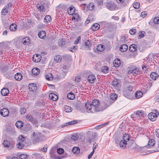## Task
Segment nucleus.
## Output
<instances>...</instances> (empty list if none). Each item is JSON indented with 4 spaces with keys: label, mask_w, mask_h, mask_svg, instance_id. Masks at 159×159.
<instances>
[{
    "label": "nucleus",
    "mask_w": 159,
    "mask_h": 159,
    "mask_svg": "<svg viewBox=\"0 0 159 159\" xmlns=\"http://www.w3.org/2000/svg\"><path fill=\"white\" fill-rule=\"evenodd\" d=\"M129 50L131 52H135L137 50V46L135 44H132L129 46Z\"/></svg>",
    "instance_id": "nucleus-20"
},
{
    "label": "nucleus",
    "mask_w": 159,
    "mask_h": 159,
    "mask_svg": "<svg viewBox=\"0 0 159 159\" xmlns=\"http://www.w3.org/2000/svg\"><path fill=\"white\" fill-rule=\"evenodd\" d=\"M142 69L143 70V71L144 72H145L147 71L149 69L148 67L147 66L145 65H143L142 66Z\"/></svg>",
    "instance_id": "nucleus-56"
},
{
    "label": "nucleus",
    "mask_w": 159,
    "mask_h": 159,
    "mask_svg": "<svg viewBox=\"0 0 159 159\" xmlns=\"http://www.w3.org/2000/svg\"><path fill=\"white\" fill-rule=\"evenodd\" d=\"M130 138V136L129 134H125L123 135L122 140H121L120 141H119L117 140L116 139L115 143L118 145L119 143L120 147L125 148L126 145H127V142L129 140Z\"/></svg>",
    "instance_id": "nucleus-2"
},
{
    "label": "nucleus",
    "mask_w": 159,
    "mask_h": 159,
    "mask_svg": "<svg viewBox=\"0 0 159 159\" xmlns=\"http://www.w3.org/2000/svg\"><path fill=\"white\" fill-rule=\"evenodd\" d=\"M59 45L61 47H64L66 45L65 40L64 39H62L58 43Z\"/></svg>",
    "instance_id": "nucleus-37"
},
{
    "label": "nucleus",
    "mask_w": 159,
    "mask_h": 159,
    "mask_svg": "<svg viewBox=\"0 0 159 159\" xmlns=\"http://www.w3.org/2000/svg\"><path fill=\"white\" fill-rule=\"evenodd\" d=\"M91 45L92 44L89 40H87L85 43V46L89 48Z\"/></svg>",
    "instance_id": "nucleus-45"
},
{
    "label": "nucleus",
    "mask_w": 159,
    "mask_h": 159,
    "mask_svg": "<svg viewBox=\"0 0 159 159\" xmlns=\"http://www.w3.org/2000/svg\"><path fill=\"white\" fill-rule=\"evenodd\" d=\"M77 123V121L76 120H73L71 121L66 123L65 124H63L61 125V127H64L69 125H72L76 124Z\"/></svg>",
    "instance_id": "nucleus-15"
},
{
    "label": "nucleus",
    "mask_w": 159,
    "mask_h": 159,
    "mask_svg": "<svg viewBox=\"0 0 159 159\" xmlns=\"http://www.w3.org/2000/svg\"><path fill=\"white\" fill-rule=\"evenodd\" d=\"M9 112L7 109L4 108L2 109L0 111V114L2 116L6 117L9 115Z\"/></svg>",
    "instance_id": "nucleus-8"
},
{
    "label": "nucleus",
    "mask_w": 159,
    "mask_h": 159,
    "mask_svg": "<svg viewBox=\"0 0 159 159\" xmlns=\"http://www.w3.org/2000/svg\"><path fill=\"white\" fill-rule=\"evenodd\" d=\"M117 97V95L115 94H112L110 96V99L109 100L110 104H111L113 102V101L116 100Z\"/></svg>",
    "instance_id": "nucleus-18"
},
{
    "label": "nucleus",
    "mask_w": 159,
    "mask_h": 159,
    "mask_svg": "<svg viewBox=\"0 0 159 159\" xmlns=\"http://www.w3.org/2000/svg\"><path fill=\"white\" fill-rule=\"evenodd\" d=\"M75 80L77 83L80 82L81 80V77L79 76H77L75 77Z\"/></svg>",
    "instance_id": "nucleus-60"
},
{
    "label": "nucleus",
    "mask_w": 159,
    "mask_h": 159,
    "mask_svg": "<svg viewBox=\"0 0 159 159\" xmlns=\"http://www.w3.org/2000/svg\"><path fill=\"white\" fill-rule=\"evenodd\" d=\"M72 19H74V20H76V21L77 22L80 20V18L78 14H75L72 17Z\"/></svg>",
    "instance_id": "nucleus-43"
},
{
    "label": "nucleus",
    "mask_w": 159,
    "mask_h": 159,
    "mask_svg": "<svg viewBox=\"0 0 159 159\" xmlns=\"http://www.w3.org/2000/svg\"><path fill=\"white\" fill-rule=\"evenodd\" d=\"M145 32L144 31H140L139 32L138 38L139 39L143 38L144 36V34Z\"/></svg>",
    "instance_id": "nucleus-38"
},
{
    "label": "nucleus",
    "mask_w": 159,
    "mask_h": 159,
    "mask_svg": "<svg viewBox=\"0 0 159 159\" xmlns=\"http://www.w3.org/2000/svg\"><path fill=\"white\" fill-rule=\"evenodd\" d=\"M154 141H153V140H149L148 144L150 147H152L154 145Z\"/></svg>",
    "instance_id": "nucleus-51"
},
{
    "label": "nucleus",
    "mask_w": 159,
    "mask_h": 159,
    "mask_svg": "<svg viewBox=\"0 0 159 159\" xmlns=\"http://www.w3.org/2000/svg\"><path fill=\"white\" fill-rule=\"evenodd\" d=\"M50 157L52 159H59L58 157L53 152L50 153Z\"/></svg>",
    "instance_id": "nucleus-47"
},
{
    "label": "nucleus",
    "mask_w": 159,
    "mask_h": 159,
    "mask_svg": "<svg viewBox=\"0 0 159 159\" xmlns=\"http://www.w3.org/2000/svg\"><path fill=\"white\" fill-rule=\"evenodd\" d=\"M135 95L136 98L138 99L142 97L143 95V93L142 92L140 91H138L135 93Z\"/></svg>",
    "instance_id": "nucleus-28"
},
{
    "label": "nucleus",
    "mask_w": 159,
    "mask_h": 159,
    "mask_svg": "<svg viewBox=\"0 0 159 159\" xmlns=\"http://www.w3.org/2000/svg\"><path fill=\"white\" fill-rule=\"evenodd\" d=\"M155 133L157 137L159 138V129H156L155 131Z\"/></svg>",
    "instance_id": "nucleus-61"
},
{
    "label": "nucleus",
    "mask_w": 159,
    "mask_h": 159,
    "mask_svg": "<svg viewBox=\"0 0 159 159\" xmlns=\"http://www.w3.org/2000/svg\"><path fill=\"white\" fill-rule=\"evenodd\" d=\"M128 48L127 45L126 44H123L121 45L120 48V50L121 52L126 51Z\"/></svg>",
    "instance_id": "nucleus-22"
},
{
    "label": "nucleus",
    "mask_w": 159,
    "mask_h": 159,
    "mask_svg": "<svg viewBox=\"0 0 159 159\" xmlns=\"http://www.w3.org/2000/svg\"><path fill=\"white\" fill-rule=\"evenodd\" d=\"M8 13V10L6 8L3 9L2 11V14L3 15H6Z\"/></svg>",
    "instance_id": "nucleus-55"
},
{
    "label": "nucleus",
    "mask_w": 159,
    "mask_h": 159,
    "mask_svg": "<svg viewBox=\"0 0 159 159\" xmlns=\"http://www.w3.org/2000/svg\"><path fill=\"white\" fill-rule=\"evenodd\" d=\"M14 77L16 80L18 81H20L22 79V76L21 74L19 73H17L15 75Z\"/></svg>",
    "instance_id": "nucleus-25"
},
{
    "label": "nucleus",
    "mask_w": 159,
    "mask_h": 159,
    "mask_svg": "<svg viewBox=\"0 0 159 159\" xmlns=\"http://www.w3.org/2000/svg\"><path fill=\"white\" fill-rule=\"evenodd\" d=\"M113 64L116 67H118L120 64V59H115L113 61Z\"/></svg>",
    "instance_id": "nucleus-34"
},
{
    "label": "nucleus",
    "mask_w": 159,
    "mask_h": 159,
    "mask_svg": "<svg viewBox=\"0 0 159 159\" xmlns=\"http://www.w3.org/2000/svg\"><path fill=\"white\" fill-rule=\"evenodd\" d=\"M49 98L54 101H56L58 99V96L57 95L54 93H50L49 94Z\"/></svg>",
    "instance_id": "nucleus-19"
},
{
    "label": "nucleus",
    "mask_w": 159,
    "mask_h": 159,
    "mask_svg": "<svg viewBox=\"0 0 159 159\" xmlns=\"http://www.w3.org/2000/svg\"><path fill=\"white\" fill-rule=\"evenodd\" d=\"M99 101L95 99L91 103L89 102H86L85 107L88 113H93L98 112L104 110L105 108L99 106Z\"/></svg>",
    "instance_id": "nucleus-1"
},
{
    "label": "nucleus",
    "mask_w": 159,
    "mask_h": 159,
    "mask_svg": "<svg viewBox=\"0 0 159 159\" xmlns=\"http://www.w3.org/2000/svg\"><path fill=\"white\" fill-rule=\"evenodd\" d=\"M158 75L157 73L154 72H152L150 75L151 79L154 80H155L157 78H158Z\"/></svg>",
    "instance_id": "nucleus-21"
},
{
    "label": "nucleus",
    "mask_w": 159,
    "mask_h": 159,
    "mask_svg": "<svg viewBox=\"0 0 159 159\" xmlns=\"http://www.w3.org/2000/svg\"><path fill=\"white\" fill-rule=\"evenodd\" d=\"M133 7L135 9H138L140 7V4L139 2H136L134 3Z\"/></svg>",
    "instance_id": "nucleus-46"
},
{
    "label": "nucleus",
    "mask_w": 159,
    "mask_h": 159,
    "mask_svg": "<svg viewBox=\"0 0 159 159\" xmlns=\"http://www.w3.org/2000/svg\"><path fill=\"white\" fill-rule=\"evenodd\" d=\"M67 97L69 99L73 100L75 98V95L73 93H70L67 94Z\"/></svg>",
    "instance_id": "nucleus-35"
},
{
    "label": "nucleus",
    "mask_w": 159,
    "mask_h": 159,
    "mask_svg": "<svg viewBox=\"0 0 159 159\" xmlns=\"http://www.w3.org/2000/svg\"><path fill=\"white\" fill-rule=\"evenodd\" d=\"M143 111L139 110L134 112L132 115L134 116L136 118L139 119L143 116Z\"/></svg>",
    "instance_id": "nucleus-10"
},
{
    "label": "nucleus",
    "mask_w": 159,
    "mask_h": 159,
    "mask_svg": "<svg viewBox=\"0 0 159 159\" xmlns=\"http://www.w3.org/2000/svg\"><path fill=\"white\" fill-rule=\"evenodd\" d=\"M25 138L23 136L20 135L18 138L17 142L18 143L17 144V148L19 149H22L23 148L25 145Z\"/></svg>",
    "instance_id": "nucleus-4"
},
{
    "label": "nucleus",
    "mask_w": 159,
    "mask_h": 159,
    "mask_svg": "<svg viewBox=\"0 0 159 159\" xmlns=\"http://www.w3.org/2000/svg\"><path fill=\"white\" fill-rule=\"evenodd\" d=\"M139 71V69L137 68H131L128 71V74H132L134 75H137Z\"/></svg>",
    "instance_id": "nucleus-9"
},
{
    "label": "nucleus",
    "mask_w": 159,
    "mask_h": 159,
    "mask_svg": "<svg viewBox=\"0 0 159 159\" xmlns=\"http://www.w3.org/2000/svg\"><path fill=\"white\" fill-rule=\"evenodd\" d=\"M120 81L117 79L114 80L112 82V85L116 89L119 90L120 89L121 85L120 83Z\"/></svg>",
    "instance_id": "nucleus-6"
},
{
    "label": "nucleus",
    "mask_w": 159,
    "mask_h": 159,
    "mask_svg": "<svg viewBox=\"0 0 159 159\" xmlns=\"http://www.w3.org/2000/svg\"><path fill=\"white\" fill-rule=\"evenodd\" d=\"M57 152L58 154H61L64 152V150L63 148H59L57 149Z\"/></svg>",
    "instance_id": "nucleus-52"
},
{
    "label": "nucleus",
    "mask_w": 159,
    "mask_h": 159,
    "mask_svg": "<svg viewBox=\"0 0 159 159\" xmlns=\"http://www.w3.org/2000/svg\"><path fill=\"white\" fill-rule=\"evenodd\" d=\"M108 70V68L106 66H104L102 68V71L104 73H107Z\"/></svg>",
    "instance_id": "nucleus-49"
},
{
    "label": "nucleus",
    "mask_w": 159,
    "mask_h": 159,
    "mask_svg": "<svg viewBox=\"0 0 159 159\" xmlns=\"http://www.w3.org/2000/svg\"><path fill=\"white\" fill-rule=\"evenodd\" d=\"M98 146V145L95 142L94 143L93 145V150H95V149L97 148Z\"/></svg>",
    "instance_id": "nucleus-63"
},
{
    "label": "nucleus",
    "mask_w": 159,
    "mask_h": 159,
    "mask_svg": "<svg viewBox=\"0 0 159 159\" xmlns=\"http://www.w3.org/2000/svg\"><path fill=\"white\" fill-rule=\"evenodd\" d=\"M26 111V110L24 107H21L20 108V112L21 115L24 114Z\"/></svg>",
    "instance_id": "nucleus-54"
},
{
    "label": "nucleus",
    "mask_w": 159,
    "mask_h": 159,
    "mask_svg": "<svg viewBox=\"0 0 159 159\" xmlns=\"http://www.w3.org/2000/svg\"><path fill=\"white\" fill-rule=\"evenodd\" d=\"M32 134L33 142L36 143L42 141L43 138L44 137L43 135L39 133H36L34 132Z\"/></svg>",
    "instance_id": "nucleus-3"
},
{
    "label": "nucleus",
    "mask_w": 159,
    "mask_h": 159,
    "mask_svg": "<svg viewBox=\"0 0 159 159\" xmlns=\"http://www.w3.org/2000/svg\"><path fill=\"white\" fill-rule=\"evenodd\" d=\"M72 151L74 153L77 154L80 152V149L78 147H75L72 148Z\"/></svg>",
    "instance_id": "nucleus-36"
},
{
    "label": "nucleus",
    "mask_w": 159,
    "mask_h": 159,
    "mask_svg": "<svg viewBox=\"0 0 159 159\" xmlns=\"http://www.w3.org/2000/svg\"><path fill=\"white\" fill-rule=\"evenodd\" d=\"M81 39V37L80 36H78L77 38L76 39V40H75V41L74 42V44H78L79 41Z\"/></svg>",
    "instance_id": "nucleus-59"
},
{
    "label": "nucleus",
    "mask_w": 159,
    "mask_h": 159,
    "mask_svg": "<svg viewBox=\"0 0 159 159\" xmlns=\"http://www.w3.org/2000/svg\"><path fill=\"white\" fill-rule=\"evenodd\" d=\"M106 7L109 10L113 11L116 9V6L114 3L108 2L106 5Z\"/></svg>",
    "instance_id": "nucleus-5"
},
{
    "label": "nucleus",
    "mask_w": 159,
    "mask_h": 159,
    "mask_svg": "<svg viewBox=\"0 0 159 159\" xmlns=\"http://www.w3.org/2000/svg\"><path fill=\"white\" fill-rule=\"evenodd\" d=\"M37 8L38 10L40 12H42L43 11L44 9V7L43 5L40 4H38L37 5Z\"/></svg>",
    "instance_id": "nucleus-42"
},
{
    "label": "nucleus",
    "mask_w": 159,
    "mask_h": 159,
    "mask_svg": "<svg viewBox=\"0 0 159 159\" xmlns=\"http://www.w3.org/2000/svg\"><path fill=\"white\" fill-rule=\"evenodd\" d=\"M46 79L48 80H52L53 79V75L50 73H48L45 75Z\"/></svg>",
    "instance_id": "nucleus-33"
},
{
    "label": "nucleus",
    "mask_w": 159,
    "mask_h": 159,
    "mask_svg": "<svg viewBox=\"0 0 159 159\" xmlns=\"http://www.w3.org/2000/svg\"><path fill=\"white\" fill-rule=\"evenodd\" d=\"M23 123L20 120L17 121L16 123V127L18 128H20L23 126Z\"/></svg>",
    "instance_id": "nucleus-30"
},
{
    "label": "nucleus",
    "mask_w": 159,
    "mask_h": 159,
    "mask_svg": "<svg viewBox=\"0 0 159 159\" xmlns=\"http://www.w3.org/2000/svg\"><path fill=\"white\" fill-rule=\"evenodd\" d=\"M2 144L4 147H9L10 145V143L7 140H4L3 141Z\"/></svg>",
    "instance_id": "nucleus-41"
},
{
    "label": "nucleus",
    "mask_w": 159,
    "mask_h": 159,
    "mask_svg": "<svg viewBox=\"0 0 159 159\" xmlns=\"http://www.w3.org/2000/svg\"><path fill=\"white\" fill-rule=\"evenodd\" d=\"M136 30L135 29H132L129 30V33L131 35H134L135 33Z\"/></svg>",
    "instance_id": "nucleus-58"
},
{
    "label": "nucleus",
    "mask_w": 159,
    "mask_h": 159,
    "mask_svg": "<svg viewBox=\"0 0 159 159\" xmlns=\"http://www.w3.org/2000/svg\"><path fill=\"white\" fill-rule=\"evenodd\" d=\"M77 46H71L69 48V50L71 52H73L74 51H73V50H75L77 49Z\"/></svg>",
    "instance_id": "nucleus-57"
},
{
    "label": "nucleus",
    "mask_w": 159,
    "mask_h": 159,
    "mask_svg": "<svg viewBox=\"0 0 159 159\" xmlns=\"http://www.w3.org/2000/svg\"><path fill=\"white\" fill-rule=\"evenodd\" d=\"M51 17L50 16L47 15L45 16L44 19V21L45 22L48 23L51 20Z\"/></svg>",
    "instance_id": "nucleus-40"
},
{
    "label": "nucleus",
    "mask_w": 159,
    "mask_h": 159,
    "mask_svg": "<svg viewBox=\"0 0 159 159\" xmlns=\"http://www.w3.org/2000/svg\"><path fill=\"white\" fill-rule=\"evenodd\" d=\"M40 70L37 68H34L32 69V74L34 75H37L39 74Z\"/></svg>",
    "instance_id": "nucleus-24"
},
{
    "label": "nucleus",
    "mask_w": 159,
    "mask_h": 159,
    "mask_svg": "<svg viewBox=\"0 0 159 159\" xmlns=\"http://www.w3.org/2000/svg\"><path fill=\"white\" fill-rule=\"evenodd\" d=\"M26 119L33 124H35L37 122V120L34 118L31 115H28L26 116Z\"/></svg>",
    "instance_id": "nucleus-12"
},
{
    "label": "nucleus",
    "mask_w": 159,
    "mask_h": 159,
    "mask_svg": "<svg viewBox=\"0 0 159 159\" xmlns=\"http://www.w3.org/2000/svg\"><path fill=\"white\" fill-rule=\"evenodd\" d=\"M124 89L132 92L133 88V86L131 85H128L126 88H124Z\"/></svg>",
    "instance_id": "nucleus-48"
},
{
    "label": "nucleus",
    "mask_w": 159,
    "mask_h": 159,
    "mask_svg": "<svg viewBox=\"0 0 159 159\" xmlns=\"http://www.w3.org/2000/svg\"><path fill=\"white\" fill-rule=\"evenodd\" d=\"M75 11V8L74 7H70L68 9L67 12L70 15H72L74 14Z\"/></svg>",
    "instance_id": "nucleus-31"
},
{
    "label": "nucleus",
    "mask_w": 159,
    "mask_h": 159,
    "mask_svg": "<svg viewBox=\"0 0 159 159\" xmlns=\"http://www.w3.org/2000/svg\"><path fill=\"white\" fill-rule=\"evenodd\" d=\"M153 22L155 24H158L159 23V17H155L153 19Z\"/></svg>",
    "instance_id": "nucleus-53"
},
{
    "label": "nucleus",
    "mask_w": 159,
    "mask_h": 159,
    "mask_svg": "<svg viewBox=\"0 0 159 159\" xmlns=\"http://www.w3.org/2000/svg\"><path fill=\"white\" fill-rule=\"evenodd\" d=\"M105 49V46L103 45L99 44L98 45L97 47V49L99 52H102Z\"/></svg>",
    "instance_id": "nucleus-29"
},
{
    "label": "nucleus",
    "mask_w": 159,
    "mask_h": 159,
    "mask_svg": "<svg viewBox=\"0 0 159 159\" xmlns=\"http://www.w3.org/2000/svg\"><path fill=\"white\" fill-rule=\"evenodd\" d=\"M9 28L11 31H15L16 30L17 25L16 24L14 23L12 24L10 26Z\"/></svg>",
    "instance_id": "nucleus-27"
},
{
    "label": "nucleus",
    "mask_w": 159,
    "mask_h": 159,
    "mask_svg": "<svg viewBox=\"0 0 159 159\" xmlns=\"http://www.w3.org/2000/svg\"><path fill=\"white\" fill-rule=\"evenodd\" d=\"M100 26L98 24L95 23L92 25L91 28L93 31H96L99 29Z\"/></svg>",
    "instance_id": "nucleus-23"
},
{
    "label": "nucleus",
    "mask_w": 159,
    "mask_h": 159,
    "mask_svg": "<svg viewBox=\"0 0 159 159\" xmlns=\"http://www.w3.org/2000/svg\"><path fill=\"white\" fill-rule=\"evenodd\" d=\"M152 113H154V114H156V116H157L159 115V112L158 111H157L156 110H154L153 111V112Z\"/></svg>",
    "instance_id": "nucleus-64"
},
{
    "label": "nucleus",
    "mask_w": 159,
    "mask_h": 159,
    "mask_svg": "<svg viewBox=\"0 0 159 159\" xmlns=\"http://www.w3.org/2000/svg\"><path fill=\"white\" fill-rule=\"evenodd\" d=\"M54 60L57 63H58L59 61H61V57L60 55H56L54 58Z\"/></svg>",
    "instance_id": "nucleus-39"
},
{
    "label": "nucleus",
    "mask_w": 159,
    "mask_h": 159,
    "mask_svg": "<svg viewBox=\"0 0 159 159\" xmlns=\"http://www.w3.org/2000/svg\"><path fill=\"white\" fill-rule=\"evenodd\" d=\"M23 44L24 45H27L30 43L29 38L28 37H26L24 38L22 40Z\"/></svg>",
    "instance_id": "nucleus-26"
},
{
    "label": "nucleus",
    "mask_w": 159,
    "mask_h": 159,
    "mask_svg": "<svg viewBox=\"0 0 159 159\" xmlns=\"http://www.w3.org/2000/svg\"><path fill=\"white\" fill-rule=\"evenodd\" d=\"M38 35L40 38L41 39H44L46 36V33L44 31H40L38 33Z\"/></svg>",
    "instance_id": "nucleus-17"
},
{
    "label": "nucleus",
    "mask_w": 159,
    "mask_h": 159,
    "mask_svg": "<svg viewBox=\"0 0 159 159\" xmlns=\"http://www.w3.org/2000/svg\"><path fill=\"white\" fill-rule=\"evenodd\" d=\"M105 125V124H102V125H99L98 126H97L96 127V128L97 129H100L101 128H102Z\"/></svg>",
    "instance_id": "nucleus-62"
},
{
    "label": "nucleus",
    "mask_w": 159,
    "mask_h": 159,
    "mask_svg": "<svg viewBox=\"0 0 159 159\" xmlns=\"http://www.w3.org/2000/svg\"><path fill=\"white\" fill-rule=\"evenodd\" d=\"M122 93L125 97L128 99H131L133 98L132 93L129 91L124 89L122 92Z\"/></svg>",
    "instance_id": "nucleus-7"
},
{
    "label": "nucleus",
    "mask_w": 159,
    "mask_h": 159,
    "mask_svg": "<svg viewBox=\"0 0 159 159\" xmlns=\"http://www.w3.org/2000/svg\"><path fill=\"white\" fill-rule=\"evenodd\" d=\"M157 116L156 114L152 113H149L148 115V117L152 121H154L156 120V118Z\"/></svg>",
    "instance_id": "nucleus-14"
},
{
    "label": "nucleus",
    "mask_w": 159,
    "mask_h": 159,
    "mask_svg": "<svg viewBox=\"0 0 159 159\" xmlns=\"http://www.w3.org/2000/svg\"><path fill=\"white\" fill-rule=\"evenodd\" d=\"M19 159H28L27 155L22 154L20 155L19 157Z\"/></svg>",
    "instance_id": "nucleus-50"
},
{
    "label": "nucleus",
    "mask_w": 159,
    "mask_h": 159,
    "mask_svg": "<svg viewBox=\"0 0 159 159\" xmlns=\"http://www.w3.org/2000/svg\"><path fill=\"white\" fill-rule=\"evenodd\" d=\"M96 80V78L95 76L93 75H89L87 77V81L91 84L94 83Z\"/></svg>",
    "instance_id": "nucleus-11"
},
{
    "label": "nucleus",
    "mask_w": 159,
    "mask_h": 159,
    "mask_svg": "<svg viewBox=\"0 0 159 159\" xmlns=\"http://www.w3.org/2000/svg\"><path fill=\"white\" fill-rule=\"evenodd\" d=\"M9 90L7 88H3L1 91V94L3 96H6L9 93Z\"/></svg>",
    "instance_id": "nucleus-16"
},
{
    "label": "nucleus",
    "mask_w": 159,
    "mask_h": 159,
    "mask_svg": "<svg viewBox=\"0 0 159 159\" xmlns=\"http://www.w3.org/2000/svg\"><path fill=\"white\" fill-rule=\"evenodd\" d=\"M28 88L30 91L33 92L36 90L37 89L36 84H30L28 86Z\"/></svg>",
    "instance_id": "nucleus-13"
},
{
    "label": "nucleus",
    "mask_w": 159,
    "mask_h": 159,
    "mask_svg": "<svg viewBox=\"0 0 159 159\" xmlns=\"http://www.w3.org/2000/svg\"><path fill=\"white\" fill-rule=\"evenodd\" d=\"M72 108L70 106H66L65 107V111L66 112H71L72 111Z\"/></svg>",
    "instance_id": "nucleus-44"
},
{
    "label": "nucleus",
    "mask_w": 159,
    "mask_h": 159,
    "mask_svg": "<svg viewBox=\"0 0 159 159\" xmlns=\"http://www.w3.org/2000/svg\"><path fill=\"white\" fill-rule=\"evenodd\" d=\"M95 6L93 3H90L87 6V8L90 11H92L94 10Z\"/></svg>",
    "instance_id": "nucleus-32"
}]
</instances>
